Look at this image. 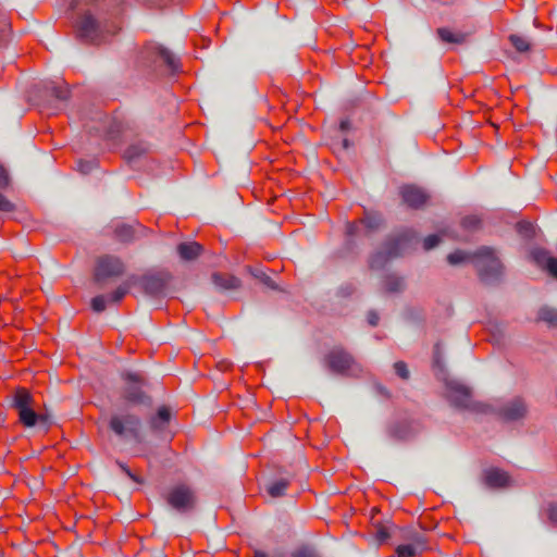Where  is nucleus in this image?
<instances>
[{"label": "nucleus", "mask_w": 557, "mask_h": 557, "mask_svg": "<svg viewBox=\"0 0 557 557\" xmlns=\"http://www.w3.org/2000/svg\"><path fill=\"white\" fill-rule=\"evenodd\" d=\"M382 218L375 213H366V215L358 222L347 224V233L349 235H357L363 228L364 234L372 232L380 227Z\"/></svg>", "instance_id": "nucleus-14"}, {"label": "nucleus", "mask_w": 557, "mask_h": 557, "mask_svg": "<svg viewBox=\"0 0 557 557\" xmlns=\"http://www.w3.org/2000/svg\"><path fill=\"white\" fill-rule=\"evenodd\" d=\"M410 240L408 234H404L394 240V247L388 250V258L401 253L403 247Z\"/></svg>", "instance_id": "nucleus-34"}, {"label": "nucleus", "mask_w": 557, "mask_h": 557, "mask_svg": "<svg viewBox=\"0 0 557 557\" xmlns=\"http://www.w3.org/2000/svg\"><path fill=\"white\" fill-rule=\"evenodd\" d=\"M373 535L376 542L382 545L387 542V540L391 537V531L389 528L382 523V522H374L373 524Z\"/></svg>", "instance_id": "nucleus-27"}, {"label": "nucleus", "mask_w": 557, "mask_h": 557, "mask_svg": "<svg viewBox=\"0 0 557 557\" xmlns=\"http://www.w3.org/2000/svg\"><path fill=\"white\" fill-rule=\"evenodd\" d=\"M460 224L465 231L474 232L481 227V219L478 215H467Z\"/></svg>", "instance_id": "nucleus-33"}, {"label": "nucleus", "mask_w": 557, "mask_h": 557, "mask_svg": "<svg viewBox=\"0 0 557 557\" xmlns=\"http://www.w3.org/2000/svg\"><path fill=\"white\" fill-rule=\"evenodd\" d=\"M395 373L403 380L409 379V370L404 361H397L394 363Z\"/></svg>", "instance_id": "nucleus-38"}, {"label": "nucleus", "mask_w": 557, "mask_h": 557, "mask_svg": "<svg viewBox=\"0 0 557 557\" xmlns=\"http://www.w3.org/2000/svg\"><path fill=\"white\" fill-rule=\"evenodd\" d=\"M94 166H95V163L91 161L81 160L78 162V171L82 172L83 174L89 173L94 169Z\"/></svg>", "instance_id": "nucleus-44"}, {"label": "nucleus", "mask_w": 557, "mask_h": 557, "mask_svg": "<svg viewBox=\"0 0 557 557\" xmlns=\"http://www.w3.org/2000/svg\"><path fill=\"white\" fill-rule=\"evenodd\" d=\"M119 466H120V468L122 469V471H123V472H124V473H125L129 479H132L134 482L139 483V484H140V483H143V480H141L138 475H136L135 473H133V472L131 471V469H129L127 466H125V465H123V463H120V462H119Z\"/></svg>", "instance_id": "nucleus-43"}, {"label": "nucleus", "mask_w": 557, "mask_h": 557, "mask_svg": "<svg viewBox=\"0 0 557 557\" xmlns=\"http://www.w3.org/2000/svg\"><path fill=\"white\" fill-rule=\"evenodd\" d=\"M165 500L173 509L187 512L195 508L196 495L190 486L178 484L169 490Z\"/></svg>", "instance_id": "nucleus-7"}, {"label": "nucleus", "mask_w": 557, "mask_h": 557, "mask_svg": "<svg viewBox=\"0 0 557 557\" xmlns=\"http://www.w3.org/2000/svg\"><path fill=\"white\" fill-rule=\"evenodd\" d=\"M424 550L421 548H417L414 546L408 545L406 543L398 545L395 548L396 557H417L422 554Z\"/></svg>", "instance_id": "nucleus-30"}, {"label": "nucleus", "mask_w": 557, "mask_h": 557, "mask_svg": "<svg viewBox=\"0 0 557 557\" xmlns=\"http://www.w3.org/2000/svg\"><path fill=\"white\" fill-rule=\"evenodd\" d=\"M527 405L520 397H516L499 409V416L505 421H516L525 417Z\"/></svg>", "instance_id": "nucleus-13"}, {"label": "nucleus", "mask_w": 557, "mask_h": 557, "mask_svg": "<svg viewBox=\"0 0 557 557\" xmlns=\"http://www.w3.org/2000/svg\"><path fill=\"white\" fill-rule=\"evenodd\" d=\"M140 59L147 67L164 65L172 73L180 69L178 59L168 48L157 42L146 44L140 52Z\"/></svg>", "instance_id": "nucleus-5"}, {"label": "nucleus", "mask_w": 557, "mask_h": 557, "mask_svg": "<svg viewBox=\"0 0 557 557\" xmlns=\"http://www.w3.org/2000/svg\"><path fill=\"white\" fill-rule=\"evenodd\" d=\"M91 308L96 312H101L107 308V298L103 295H99L92 298Z\"/></svg>", "instance_id": "nucleus-37"}, {"label": "nucleus", "mask_w": 557, "mask_h": 557, "mask_svg": "<svg viewBox=\"0 0 557 557\" xmlns=\"http://www.w3.org/2000/svg\"><path fill=\"white\" fill-rule=\"evenodd\" d=\"M324 363L331 372L344 376L359 377L364 372L361 363L341 346L333 347L324 356Z\"/></svg>", "instance_id": "nucleus-2"}, {"label": "nucleus", "mask_w": 557, "mask_h": 557, "mask_svg": "<svg viewBox=\"0 0 557 557\" xmlns=\"http://www.w3.org/2000/svg\"><path fill=\"white\" fill-rule=\"evenodd\" d=\"M12 408L16 410L18 421L25 428H32L38 423H47V416L36 412L35 399L30 392L25 387H18L15 389Z\"/></svg>", "instance_id": "nucleus-3"}, {"label": "nucleus", "mask_w": 557, "mask_h": 557, "mask_svg": "<svg viewBox=\"0 0 557 557\" xmlns=\"http://www.w3.org/2000/svg\"><path fill=\"white\" fill-rule=\"evenodd\" d=\"M509 41L518 52H528L531 49V44L525 37L519 35H510Z\"/></svg>", "instance_id": "nucleus-31"}, {"label": "nucleus", "mask_w": 557, "mask_h": 557, "mask_svg": "<svg viewBox=\"0 0 557 557\" xmlns=\"http://www.w3.org/2000/svg\"><path fill=\"white\" fill-rule=\"evenodd\" d=\"M399 194L403 201L413 209L423 207L429 200V195L422 188L414 185L403 186Z\"/></svg>", "instance_id": "nucleus-12"}, {"label": "nucleus", "mask_w": 557, "mask_h": 557, "mask_svg": "<svg viewBox=\"0 0 557 557\" xmlns=\"http://www.w3.org/2000/svg\"><path fill=\"white\" fill-rule=\"evenodd\" d=\"M537 320L546 322L550 326H557V310L549 307H542L539 310Z\"/></svg>", "instance_id": "nucleus-26"}, {"label": "nucleus", "mask_w": 557, "mask_h": 557, "mask_svg": "<svg viewBox=\"0 0 557 557\" xmlns=\"http://www.w3.org/2000/svg\"><path fill=\"white\" fill-rule=\"evenodd\" d=\"M368 322L370 325L375 326L379 323V314L375 311H370L368 313Z\"/></svg>", "instance_id": "nucleus-45"}, {"label": "nucleus", "mask_w": 557, "mask_h": 557, "mask_svg": "<svg viewBox=\"0 0 557 557\" xmlns=\"http://www.w3.org/2000/svg\"><path fill=\"white\" fill-rule=\"evenodd\" d=\"M293 557H317V555L311 548L302 547V548L297 549L293 554Z\"/></svg>", "instance_id": "nucleus-41"}, {"label": "nucleus", "mask_w": 557, "mask_h": 557, "mask_svg": "<svg viewBox=\"0 0 557 557\" xmlns=\"http://www.w3.org/2000/svg\"><path fill=\"white\" fill-rule=\"evenodd\" d=\"M447 261L453 265L472 261L483 282L497 280L503 273V264L495 255V251L490 247H481L474 255L457 250L447 256Z\"/></svg>", "instance_id": "nucleus-1"}, {"label": "nucleus", "mask_w": 557, "mask_h": 557, "mask_svg": "<svg viewBox=\"0 0 557 557\" xmlns=\"http://www.w3.org/2000/svg\"><path fill=\"white\" fill-rule=\"evenodd\" d=\"M213 284L223 290H233L240 287V280L228 273L214 272L212 274Z\"/></svg>", "instance_id": "nucleus-20"}, {"label": "nucleus", "mask_w": 557, "mask_h": 557, "mask_svg": "<svg viewBox=\"0 0 557 557\" xmlns=\"http://www.w3.org/2000/svg\"><path fill=\"white\" fill-rule=\"evenodd\" d=\"M78 36L84 40L99 45L104 40V36L99 23L90 13L83 14L77 22Z\"/></svg>", "instance_id": "nucleus-11"}, {"label": "nucleus", "mask_w": 557, "mask_h": 557, "mask_svg": "<svg viewBox=\"0 0 557 557\" xmlns=\"http://www.w3.org/2000/svg\"><path fill=\"white\" fill-rule=\"evenodd\" d=\"M250 273L252 274V276L258 278L261 283H263L268 287H270L272 289L276 288L274 281L268 274H265L263 271L258 270V269H250Z\"/></svg>", "instance_id": "nucleus-35"}, {"label": "nucleus", "mask_w": 557, "mask_h": 557, "mask_svg": "<svg viewBox=\"0 0 557 557\" xmlns=\"http://www.w3.org/2000/svg\"><path fill=\"white\" fill-rule=\"evenodd\" d=\"M149 150V147L147 144L139 141L136 144L131 145L124 152V158L128 162H133L136 159L145 156Z\"/></svg>", "instance_id": "nucleus-24"}, {"label": "nucleus", "mask_w": 557, "mask_h": 557, "mask_svg": "<svg viewBox=\"0 0 557 557\" xmlns=\"http://www.w3.org/2000/svg\"><path fill=\"white\" fill-rule=\"evenodd\" d=\"M288 486H289V481L287 479H280V480L272 482L267 487V492L271 497L277 498L285 494V491L287 490Z\"/></svg>", "instance_id": "nucleus-25"}, {"label": "nucleus", "mask_w": 557, "mask_h": 557, "mask_svg": "<svg viewBox=\"0 0 557 557\" xmlns=\"http://www.w3.org/2000/svg\"><path fill=\"white\" fill-rule=\"evenodd\" d=\"M124 272L125 264L120 258L106 255L97 259L94 275L97 283H102L108 278L119 277Z\"/></svg>", "instance_id": "nucleus-8"}, {"label": "nucleus", "mask_w": 557, "mask_h": 557, "mask_svg": "<svg viewBox=\"0 0 557 557\" xmlns=\"http://www.w3.org/2000/svg\"><path fill=\"white\" fill-rule=\"evenodd\" d=\"M383 286L386 293H397L404 287L403 278L396 275H387L383 282Z\"/></svg>", "instance_id": "nucleus-28"}, {"label": "nucleus", "mask_w": 557, "mask_h": 557, "mask_svg": "<svg viewBox=\"0 0 557 557\" xmlns=\"http://www.w3.org/2000/svg\"><path fill=\"white\" fill-rule=\"evenodd\" d=\"M110 430L120 438H133L141 442V420L131 409L113 413L109 420Z\"/></svg>", "instance_id": "nucleus-4"}, {"label": "nucleus", "mask_w": 557, "mask_h": 557, "mask_svg": "<svg viewBox=\"0 0 557 557\" xmlns=\"http://www.w3.org/2000/svg\"><path fill=\"white\" fill-rule=\"evenodd\" d=\"M146 228L140 225L139 223H136L135 225L125 224L122 222H117L113 226V234L114 237L122 242V243H128L133 240L138 233L145 232Z\"/></svg>", "instance_id": "nucleus-16"}, {"label": "nucleus", "mask_w": 557, "mask_h": 557, "mask_svg": "<svg viewBox=\"0 0 557 557\" xmlns=\"http://www.w3.org/2000/svg\"><path fill=\"white\" fill-rule=\"evenodd\" d=\"M171 412L166 406H162L158 409L157 416L150 420V428L153 431H162L170 422Z\"/></svg>", "instance_id": "nucleus-23"}, {"label": "nucleus", "mask_w": 557, "mask_h": 557, "mask_svg": "<svg viewBox=\"0 0 557 557\" xmlns=\"http://www.w3.org/2000/svg\"><path fill=\"white\" fill-rule=\"evenodd\" d=\"M441 243V237L436 234L429 235L423 240V249L431 250Z\"/></svg>", "instance_id": "nucleus-39"}, {"label": "nucleus", "mask_w": 557, "mask_h": 557, "mask_svg": "<svg viewBox=\"0 0 557 557\" xmlns=\"http://www.w3.org/2000/svg\"><path fill=\"white\" fill-rule=\"evenodd\" d=\"M483 482L491 488H505L511 484V478L499 468H488L483 472Z\"/></svg>", "instance_id": "nucleus-15"}, {"label": "nucleus", "mask_w": 557, "mask_h": 557, "mask_svg": "<svg viewBox=\"0 0 557 557\" xmlns=\"http://www.w3.org/2000/svg\"><path fill=\"white\" fill-rule=\"evenodd\" d=\"M447 398L450 404L459 409L479 410V405L472 399L471 389L460 383L449 382L446 385Z\"/></svg>", "instance_id": "nucleus-9"}, {"label": "nucleus", "mask_w": 557, "mask_h": 557, "mask_svg": "<svg viewBox=\"0 0 557 557\" xmlns=\"http://www.w3.org/2000/svg\"><path fill=\"white\" fill-rule=\"evenodd\" d=\"M124 386L121 389V398L131 405H139L148 398L144 392L146 377L140 372L124 371L121 373Z\"/></svg>", "instance_id": "nucleus-6"}, {"label": "nucleus", "mask_w": 557, "mask_h": 557, "mask_svg": "<svg viewBox=\"0 0 557 557\" xmlns=\"http://www.w3.org/2000/svg\"><path fill=\"white\" fill-rule=\"evenodd\" d=\"M516 227L517 231L524 236H530L533 233V225L530 222H518Z\"/></svg>", "instance_id": "nucleus-40"}, {"label": "nucleus", "mask_w": 557, "mask_h": 557, "mask_svg": "<svg viewBox=\"0 0 557 557\" xmlns=\"http://www.w3.org/2000/svg\"><path fill=\"white\" fill-rule=\"evenodd\" d=\"M553 277L557 278V258H552L544 268Z\"/></svg>", "instance_id": "nucleus-42"}, {"label": "nucleus", "mask_w": 557, "mask_h": 557, "mask_svg": "<svg viewBox=\"0 0 557 557\" xmlns=\"http://www.w3.org/2000/svg\"><path fill=\"white\" fill-rule=\"evenodd\" d=\"M170 280L171 274L166 271L149 272L143 276H137V284H140L146 294L158 296L165 290Z\"/></svg>", "instance_id": "nucleus-10"}, {"label": "nucleus", "mask_w": 557, "mask_h": 557, "mask_svg": "<svg viewBox=\"0 0 557 557\" xmlns=\"http://www.w3.org/2000/svg\"><path fill=\"white\" fill-rule=\"evenodd\" d=\"M177 253L184 261H193L203 252V246L197 242H185L177 245Z\"/></svg>", "instance_id": "nucleus-19"}, {"label": "nucleus", "mask_w": 557, "mask_h": 557, "mask_svg": "<svg viewBox=\"0 0 557 557\" xmlns=\"http://www.w3.org/2000/svg\"><path fill=\"white\" fill-rule=\"evenodd\" d=\"M434 362L436 364L440 363V344H436L434 347Z\"/></svg>", "instance_id": "nucleus-46"}, {"label": "nucleus", "mask_w": 557, "mask_h": 557, "mask_svg": "<svg viewBox=\"0 0 557 557\" xmlns=\"http://www.w3.org/2000/svg\"><path fill=\"white\" fill-rule=\"evenodd\" d=\"M543 515L550 525L557 527V502L546 503L543 507Z\"/></svg>", "instance_id": "nucleus-29"}, {"label": "nucleus", "mask_w": 557, "mask_h": 557, "mask_svg": "<svg viewBox=\"0 0 557 557\" xmlns=\"http://www.w3.org/2000/svg\"><path fill=\"white\" fill-rule=\"evenodd\" d=\"M438 38L446 44H456L461 45L467 41L468 34L462 32H454L446 27H441L437 29Z\"/></svg>", "instance_id": "nucleus-21"}, {"label": "nucleus", "mask_w": 557, "mask_h": 557, "mask_svg": "<svg viewBox=\"0 0 557 557\" xmlns=\"http://www.w3.org/2000/svg\"><path fill=\"white\" fill-rule=\"evenodd\" d=\"M532 258L539 267L544 269L553 257L548 253L547 250L536 248L532 251Z\"/></svg>", "instance_id": "nucleus-32"}, {"label": "nucleus", "mask_w": 557, "mask_h": 557, "mask_svg": "<svg viewBox=\"0 0 557 557\" xmlns=\"http://www.w3.org/2000/svg\"><path fill=\"white\" fill-rule=\"evenodd\" d=\"M400 539L408 545L414 546L417 548H421L423 550L428 549V539L423 532H420L413 528H404L400 529Z\"/></svg>", "instance_id": "nucleus-18"}, {"label": "nucleus", "mask_w": 557, "mask_h": 557, "mask_svg": "<svg viewBox=\"0 0 557 557\" xmlns=\"http://www.w3.org/2000/svg\"><path fill=\"white\" fill-rule=\"evenodd\" d=\"M351 293H352V288H351V289H349V290L346 293V295H349V294H351Z\"/></svg>", "instance_id": "nucleus-49"}, {"label": "nucleus", "mask_w": 557, "mask_h": 557, "mask_svg": "<svg viewBox=\"0 0 557 557\" xmlns=\"http://www.w3.org/2000/svg\"><path fill=\"white\" fill-rule=\"evenodd\" d=\"M137 285V276L131 275L123 284H121L113 293L108 296L111 304H119L129 292L132 286Z\"/></svg>", "instance_id": "nucleus-22"}, {"label": "nucleus", "mask_w": 557, "mask_h": 557, "mask_svg": "<svg viewBox=\"0 0 557 557\" xmlns=\"http://www.w3.org/2000/svg\"><path fill=\"white\" fill-rule=\"evenodd\" d=\"M52 95L59 100H66L70 97L67 85L54 86L51 88Z\"/></svg>", "instance_id": "nucleus-36"}, {"label": "nucleus", "mask_w": 557, "mask_h": 557, "mask_svg": "<svg viewBox=\"0 0 557 557\" xmlns=\"http://www.w3.org/2000/svg\"><path fill=\"white\" fill-rule=\"evenodd\" d=\"M11 176L8 169L0 163V190H7L11 187ZM15 205L0 193V212L15 211Z\"/></svg>", "instance_id": "nucleus-17"}, {"label": "nucleus", "mask_w": 557, "mask_h": 557, "mask_svg": "<svg viewBox=\"0 0 557 557\" xmlns=\"http://www.w3.org/2000/svg\"><path fill=\"white\" fill-rule=\"evenodd\" d=\"M348 124H349V123H348L347 121H342V123H341V128H342V129H347V128H348Z\"/></svg>", "instance_id": "nucleus-48"}, {"label": "nucleus", "mask_w": 557, "mask_h": 557, "mask_svg": "<svg viewBox=\"0 0 557 557\" xmlns=\"http://www.w3.org/2000/svg\"><path fill=\"white\" fill-rule=\"evenodd\" d=\"M253 557H267V554L260 550L255 552Z\"/></svg>", "instance_id": "nucleus-47"}]
</instances>
